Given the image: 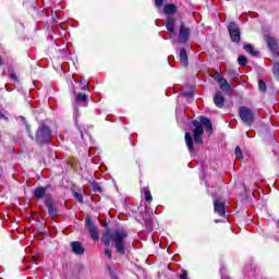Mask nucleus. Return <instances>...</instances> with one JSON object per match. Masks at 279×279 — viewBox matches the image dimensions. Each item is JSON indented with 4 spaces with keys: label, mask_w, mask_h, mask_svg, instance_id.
I'll use <instances>...</instances> for the list:
<instances>
[{
    "label": "nucleus",
    "mask_w": 279,
    "mask_h": 279,
    "mask_svg": "<svg viewBox=\"0 0 279 279\" xmlns=\"http://www.w3.org/2000/svg\"><path fill=\"white\" fill-rule=\"evenodd\" d=\"M77 101H86V94H78L76 96Z\"/></svg>",
    "instance_id": "obj_25"
},
{
    "label": "nucleus",
    "mask_w": 279,
    "mask_h": 279,
    "mask_svg": "<svg viewBox=\"0 0 279 279\" xmlns=\"http://www.w3.org/2000/svg\"><path fill=\"white\" fill-rule=\"evenodd\" d=\"M71 247H72V252L77 256H82V254H84V246H82V243L77 241L72 242Z\"/></svg>",
    "instance_id": "obj_13"
},
{
    "label": "nucleus",
    "mask_w": 279,
    "mask_h": 279,
    "mask_svg": "<svg viewBox=\"0 0 279 279\" xmlns=\"http://www.w3.org/2000/svg\"><path fill=\"white\" fill-rule=\"evenodd\" d=\"M183 95H191V94H189V93H184Z\"/></svg>",
    "instance_id": "obj_31"
},
{
    "label": "nucleus",
    "mask_w": 279,
    "mask_h": 279,
    "mask_svg": "<svg viewBox=\"0 0 279 279\" xmlns=\"http://www.w3.org/2000/svg\"><path fill=\"white\" fill-rule=\"evenodd\" d=\"M185 143H186V147H187L189 151H193L194 150L193 137L189 133H185Z\"/></svg>",
    "instance_id": "obj_16"
},
{
    "label": "nucleus",
    "mask_w": 279,
    "mask_h": 279,
    "mask_svg": "<svg viewBox=\"0 0 279 279\" xmlns=\"http://www.w3.org/2000/svg\"><path fill=\"white\" fill-rule=\"evenodd\" d=\"M189 36H191V29H189L184 25H181L180 32H179V40L181 43H186V40H189Z\"/></svg>",
    "instance_id": "obj_11"
},
{
    "label": "nucleus",
    "mask_w": 279,
    "mask_h": 279,
    "mask_svg": "<svg viewBox=\"0 0 279 279\" xmlns=\"http://www.w3.org/2000/svg\"><path fill=\"white\" fill-rule=\"evenodd\" d=\"M34 197L35 199H46V202H49V194H47V187H37L34 191Z\"/></svg>",
    "instance_id": "obj_9"
},
{
    "label": "nucleus",
    "mask_w": 279,
    "mask_h": 279,
    "mask_svg": "<svg viewBox=\"0 0 279 279\" xmlns=\"http://www.w3.org/2000/svg\"><path fill=\"white\" fill-rule=\"evenodd\" d=\"M215 80L216 82H218L221 90H223L225 93H230L232 87L230 86V83H228V81L221 76V74L217 73Z\"/></svg>",
    "instance_id": "obj_8"
},
{
    "label": "nucleus",
    "mask_w": 279,
    "mask_h": 279,
    "mask_svg": "<svg viewBox=\"0 0 279 279\" xmlns=\"http://www.w3.org/2000/svg\"><path fill=\"white\" fill-rule=\"evenodd\" d=\"M74 197H75V199H77V202H80V203H83V202H84V197L82 196V194H80V193H77V192L74 193Z\"/></svg>",
    "instance_id": "obj_24"
},
{
    "label": "nucleus",
    "mask_w": 279,
    "mask_h": 279,
    "mask_svg": "<svg viewBox=\"0 0 279 279\" xmlns=\"http://www.w3.org/2000/svg\"><path fill=\"white\" fill-rule=\"evenodd\" d=\"M194 125V141L196 145H202L204 142L202 141V136L204 135V128L208 134L213 132V123H210V120L205 117H201L199 121L194 120L193 122Z\"/></svg>",
    "instance_id": "obj_2"
},
{
    "label": "nucleus",
    "mask_w": 279,
    "mask_h": 279,
    "mask_svg": "<svg viewBox=\"0 0 279 279\" xmlns=\"http://www.w3.org/2000/svg\"><path fill=\"white\" fill-rule=\"evenodd\" d=\"M163 12L165 14H167V20H166V27L167 31L170 34H173V32H175V17H173L172 14H175V12H178V8H175V4H167L163 8Z\"/></svg>",
    "instance_id": "obj_3"
},
{
    "label": "nucleus",
    "mask_w": 279,
    "mask_h": 279,
    "mask_svg": "<svg viewBox=\"0 0 279 279\" xmlns=\"http://www.w3.org/2000/svg\"><path fill=\"white\" fill-rule=\"evenodd\" d=\"M180 62L182 66H189V56L186 54V50L184 49L180 51Z\"/></svg>",
    "instance_id": "obj_15"
},
{
    "label": "nucleus",
    "mask_w": 279,
    "mask_h": 279,
    "mask_svg": "<svg viewBox=\"0 0 279 279\" xmlns=\"http://www.w3.org/2000/svg\"><path fill=\"white\" fill-rule=\"evenodd\" d=\"M163 1H165V0H155V5H156L157 8H160V5H162Z\"/></svg>",
    "instance_id": "obj_26"
},
{
    "label": "nucleus",
    "mask_w": 279,
    "mask_h": 279,
    "mask_svg": "<svg viewBox=\"0 0 279 279\" xmlns=\"http://www.w3.org/2000/svg\"><path fill=\"white\" fill-rule=\"evenodd\" d=\"M239 114L243 123L246 125H252V121H254V112H252V109H248L247 107H241L239 109Z\"/></svg>",
    "instance_id": "obj_5"
},
{
    "label": "nucleus",
    "mask_w": 279,
    "mask_h": 279,
    "mask_svg": "<svg viewBox=\"0 0 279 279\" xmlns=\"http://www.w3.org/2000/svg\"><path fill=\"white\" fill-rule=\"evenodd\" d=\"M125 239H128V232L123 229L116 230L111 235L110 231L104 234L105 245H110V241H112L117 252L122 255L125 254Z\"/></svg>",
    "instance_id": "obj_1"
},
{
    "label": "nucleus",
    "mask_w": 279,
    "mask_h": 279,
    "mask_svg": "<svg viewBox=\"0 0 279 279\" xmlns=\"http://www.w3.org/2000/svg\"><path fill=\"white\" fill-rule=\"evenodd\" d=\"M214 210H215V213L220 215V217H226V205H223V203H221L219 201H215L214 202Z\"/></svg>",
    "instance_id": "obj_12"
},
{
    "label": "nucleus",
    "mask_w": 279,
    "mask_h": 279,
    "mask_svg": "<svg viewBox=\"0 0 279 279\" xmlns=\"http://www.w3.org/2000/svg\"><path fill=\"white\" fill-rule=\"evenodd\" d=\"M235 157L243 158V153L241 151V147H235Z\"/></svg>",
    "instance_id": "obj_23"
},
{
    "label": "nucleus",
    "mask_w": 279,
    "mask_h": 279,
    "mask_svg": "<svg viewBox=\"0 0 279 279\" xmlns=\"http://www.w3.org/2000/svg\"><path fill=\"white\" fill-rule=\"evenodd\" d=\"M105 254L108 256V258H112V252L110 250L106 248Z\"/></svg>",
    "instance_id": "obj_27"
},
{
    "label": "nucleus",
    "mask_w": 279,
    "mask_h": 279,
    "mask_svg": "<svg viewBox=\"0 0 279 279\" xmlns=\"http://www.w3.org/2000/svg\"><path fill=\"white\" fill-rule=\"evenodd\" d=\"M0 64H1V58H0Z\"/></svg>",
    "instance_id": "obj_32"
},
{
    "label": "nucleus",
    "mask_w": 279,
    "mask_h": 279,
    "mask_svg": "<svg viewBox=\"0 0 279 279\" xmlns=\"http://www.w3.org/2000/svg\"><path fill=\"white\" fill-rule=\"evenodd\" d=\"M258 88H259V90H262V92L267 90V85L264 83V81H259V83H258Z\"/></svg>",
    "instance_id": "obj_22"
},
{
    "label": "nucleus",
    "mask_w": 279,
    "mask_h": 279,
    "mask_svg": "<svg viewBox=\"0 0 279 279\" xmlns=\"http://www.w3.org/2000/svg\"><path fill=\"white\" fill-rule=\"evenodd\" d=\"M94 191H101V187L97 183H93Z\"/></svg>",
    "instance_id": "obj_28"
},
{
    "label": "nucleus",
    "mask_w": 279,
    "mask_h": 279,
    "mask_svg": "<svg viewBox=\"0 0 279 279\" xmlns=\"http://www.w3.org/2000/svg\"><path fill=\"white\" fill-rule=\"evenodd\" d=\"M86 228L93 241H99V231L97 230V227L93 225V220H90L88 217L86 218Z\"/></svg>",
    "instance_id": "obj_7"
},
{
    "label": "nucleus",
    "mask_w": 279,
    "mask_h": 279,
    "mask_svg": "<svg viewBox=\"0 0 279 279\" xmlns=\"http://www.w3.org/2000/svg\"><path fill=\"white\" fill-rule=\"evenodd\" d=\"M244 50L247 51V53H251V56H258V51H254L250 44L244 45Z\"/></svg>",
    "instance_id": "obj_17"
},
{
    "label": "nucleus",
    "mask_w": 279,
    "mask_h": 279,
    "mask_svg": "<svg viewBox=\"0 0 279 279\" xmlns=\"http://www.w3.org/2000/svg\"><path fill=\"white\" fill-rule=\"evenodd\" d=\"M226 99L223 98V94L221 92H218L214 96V104L217 106V108H221L223 106V102Z\"/></svg>",
    "instance_id": "obj_14"
},
{
    "label": "nucleus",
    "mask_w": 279,
    "mask_h": 279,
    "mask_svg": "<svg viewBox=\"0 0 279 279\" xmlns=\"http://www.w3.org/2000/svg\"><path fill=\"white\" fill-rule=\"evenodd\" d=\"M46 206L48 208L49 215H51V217H54L56 208H53V205H51V203H49V201H47Z\"/></svg>",
    "instance_id": "obj_19"
},
{
    "label": "nucleus",
    "mask_w": 279,
    "mask_h": 279,
    "mask_svg": "<svg viewBox=\"0 0 279 279\" xmlns=\"http://www.w3.org/2000/svg\"><path fill=\"white\" fill-rule=\"evenodd\" d=\"M143 193L146 202H151L153 197H151V192H149V189L144 187Z\"/></svg>",
    "instance_id": "obj_18"
},
{
    "label": "nucleus",
    "mask_w": 279,
    "mask_h": 279,
    "mask_svg": "<svg viewBox=\"0 0 279 279\" xmlns=\"http://www.w3.org/2000/svg\"><path fill=\"white\" fill-rule=\"evenodd\" d=\"M50 138H51V131L47 126L41 125L36 133L37 143L43 145V143H49Z\"/></svg>",
    "instance_id": "obj_4"
},
{
    "label": "nucleus",
    "mask_w": 279,
    "mask_h": 279,
    "mask_svg": "<svg viewBox=\"0 0 279 279\" xmlns=\"http://www.w3.org/2000/svg\"><path fill=\"white\" fill-rule=\"evenodd\" d=\"M272 73L275 77L279 81V63H276L272 68Z\"/></svg>",
    "instance_id": "obj_21"
},
{
    "label": "nucleus",
    "mask_w": 279,
    "mask_h": 279,
    "mask_svg": "<svg viewBox=\"0 0 279 279\" xmlns=\"http://www.w3.org/2000/svg\"><path fill=\"white\" fill-rule=\"evenodd\" d=\"M238 62H239L240 66H245V64H247V58L245 56H240L238 58Z\"/></svg>",
    "instance_id": "obj_20"
},
{
    "label": "nucleus",
    "mask_w": 279,
    "mask_h": 279,
    "mask_svg": "<svg viewBox=\"0 0 279 279\" xmlns=\"http://www.w3.org/2000/svg\"><path fill=\"white\" fill-rule=\"evenodd\" d=\"M10 78H11V80H14V81H16V74H14V73H11V74H10Z\"/></svg>",
    "instance_id": "obj_29"
},
{
    "label": "nucleus",
    "mask_w": 279,
    "mask_h": 279,
    "mask_svg": "<svg viewBox=\"0 0 279 279\" xmlns=\"http://www.w3.org/2000/svg\"><path fill=\"white\" fill-rule=\"evenodd\" d=\"M228 29L231 40L233 43H239L241 40V31H239V26H236L235 23H230Z\"/></svg>",
    "instance_id": "obj_6"
},
{
    "label": "nucleus",
    "mask_w": 279,
    "mask_h": 279,
    "mask_svg": "<svg viewBox=\"0 0 279 279\" xmlns=\"http://www.w3.org/2000/svg\"><path fill=\"white\" fill-rule=\"evenodd\" d=\"M86 88H88V87H87V86H84V87H83V90H86Z\"/></svg>",
    "instance_id": "obj_30"
},
{
    "label": "nucleus",
    "mask_w": 279,
    "mask_h": 279,
    "mask_svg": "<svg viewBox=\"0 0 279 279\" xmlns=\"http://www.w3.org/2000/svg\"><path fill=\"white\" fill-rule=\"evenodd\" d=\"M266 43L270 49L271 52L274 53H278L279 51V43L277 41L276 38H274L272 36H267L266 37Z\"/></svg>",
    "instance_id": "obj_10"
}]
</instances>
